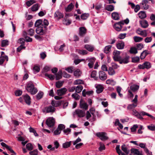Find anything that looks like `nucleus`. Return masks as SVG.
Wrapping results in <instances>:
<instances>
[{
	"mask_svg": "<svg viewBox=\"0 0 155 155\" xmlns=\"http://www.w3.org/2000/svg\"><path fill=\"white\" fill-rule=\"evenodd\" d=\"M43 20L42 19H39L37 20L35 23V26L37 27L36 29V32L37 34L40 35H43L45 34V31L43 27L42 24Z\"/></svg>",
	"mask_w": 155,
	"mask_h": 155,
	"instance_id": "nucleus-1",
	"label": "nucleus"
},
{
	"mask_svg": "<svg viewBox=\"0 0 155 155\" xmlns=\"http://www.w3.org/2000/svg\"><path fill=\"white\" fill-rule=\"evenodd\" d=\"M25 88L27 91L30 93L32 95L35 94L38 92L37 88L35 87L33 83L31 81L27 83Z\"/></svg>",
	"mask_w": 155,
	"mask_h": 155,
	"instance_id": "nucleus-2",
	"label": "nucleus"
},
{
	"mask_svg": "<svg viewBox=\"0 0 155 155\" xmlns=\"http://www.w3.org/2000/svg\"><path fill=\"white\" fill-rule=\"evenodd\" d=\"M107 134L104 132H98L96 134L97 136L102 140H105L108 139V137L107 136Z\"/></svg>",
	"mask_w": 155,
	"mask_h": 155,
	"instance_id": "nucleus-3",
	"label": "nucleus"
},
{
	"mask_svg": "<svg viewBox=\"0 0 155 155\" xmlns=\"http://www.w3.org/2000/svg\"><path fill=\"white\" fill-rule=\"evenodd\" d=\"M129 56L128 55L126 54L124 57H120V59H118V61L120 64H127L129 62Z\"/></svg>",
	"mask_w": 155,
	"mask_h": 155,
	"instance_id": "nucleus-4",
	"label": "nucleus"
},
{
	"mask_svg": "<svg viewBox=\"0 0 155 155\" xmlns=\"http://www.w3.org/2000/svg\"><path fill=\"white\" fill-rule=\"evenodd\" d=\"M54 119L53 117H50L46 120V124L49 127H51L54 125Z\"/></svg>",
	"mask_w": 155,
	"mask_h": 155,
	"instance_id": "nucleus-5",
	"label": "nucleus"
},
{
	"mask_svg": "<svg viewBox=\"0 0 155 155\" xmlns=\"http://www.w3.org/2000/svg\"><path fill=\"white\" fill-rule=\"evenodd\" d=\"M120 52L117 50H114L113 53V59L114 61H118V59H120Z\"/></svg>",
	"mask_w": 155,
	"mask_h": 155,
	"instance_id": "nucleus-6",
	"label": "nucleus"
},
{
	"mask_svg": "<svg viewBox=\"0 0 155 155\" xmlns=\"http://www.w3.org/2000/svg\"><path fill=\"white\" fill-rule=\"evenodd\" d=\"M148 3V0H143L140 3L141 8L143 9L147 10L149 8V5L147 4Z\"/></svg>",
	"mask_w": 155,
	"mask_h": 155,
	"instance_id": "nucleus-7",
	"label": "nucleus"
},
{
	"mask_svg": "<svg viewBox=\"0 0 155 155\" xmlns=\"http://www.w3.org/2000/svg\"><path fill=\"white\" fill-rule=\"evenodd\" d=\"M75 113L78 117H83L85 115V111L79 109L76 110Z\"/></svg>",
	"mask_w": 155,
	"mask_h": 155,
	"instance_id": "nucleus-8",
	"label": "nucleus"
},
{
	"mask_svg": "<svg viewBox=\"0 0 155 155\" xmlns=\"http://www.w3.org/2000/svg\"><path fill=\"white\" fill-rule=\"evenodd\" d=\"M1 145L2 147H5L7 149L9 150L11 153H12L11 155H16V153L11 148V147L7 145L6 143L4 142H2Z\"/></svg>",
	"mask_w": 155,
	"mask_h": 155,
	"instance_id": "nucleus-9",
	"label": "nucleus"
},
{
	"mask_svg": "<svg viewBox=\"0 0 155 155\" xmlns=\"http://www.w3.org/2000/svg\"><path fill=\"white\" fill-rule=\"evenodd\" d=\"M67 89L64 87L57 90V94L59 96H61L65 94L67 91Z\"/></svg>",
	"mask_w": 155,
	"mask_h": 155,
	"instance_id": "nucleus-10",
	"label": "nucleus"
},
{
	"mask_svg": "<svg viewBox=\"0 0 155 155\" xmlns=\"http://www.w3.org/2000/svg\"><path fill=\"white\" fill-rule=\"evenodd\" d=\"M23 99L26 103L29 105L31 103V99L30 96L27 94L23 95Z\"/></svg>",
	"mask_w": 155,
	"mask_h": 155,
	"instance_id": "nucleus-11",
	"label": "nucleus"
},
{
	"mask_svg": "<svg viewBox=\"0 0 155 155\" xmlns=\"http://www.w3.org/2000/svg\"><path fill=\"white\" fill-rule=\"evenodd\" d=\"M99 77L100 79L102 81H104L107 78V75L105 72L103 71L99 72Z\"/></svg>",
	"mask_w": 155,
	"mask_h": 155,
	"instance_id": "nucleus-12",
	"label": "nucleus"
},
{
	"mask_svg": "<svg viewBox=\"0 0 155 155\" xmlns=\"http://www.w3.org/2000/svg\"><path fill=\"white\" fill-rule=\"evenodd\" d=\"M151 54V52L148 51L147 50H145L141 53L140 58L141 60L143 59L147 55Z\"/></svg>",
	"mask_w": 155,
	"mask_h": 155,
	"instance_id": "nucleus-13",
	"label": "nucleus"
},
{
	"mask_svg": "<svg viewBox=\"0 0 155 155\" xmlns=\"http://www.w3.org/2000/svg\"><path fill=\"white\" fill-rule=\"evenodd\" d=\"M45 110H46L47 113L50 112L53 113L55 111V108L53 106L50 105L48 107H46L45 108Z\"/></svg>",
	"mask_w": 155,
	"mask_h": 155,
	"instance_id": "nucleus-14",
	"label": "nucleus"
},
{
	"mask_svg": "<svg viewBox=\"0 0 155 155\" xmlns=\"http://www.w3.org/2000/svg\"><path fill=\"white\" fill-rule=\"evenodd\" d=\"M61 101H55L52 100L51 102V104L54 107H57L60 106L62 103Z\"/></svg>",
	"mask_w": 155,
	"mask_h": 155,
	"instance_id": "nucleus-15",
	"label": "nucleus"
},
{
	"mask_svg": "<svg viewBox=\"0 0 155 155\" xmlns=\"http://www.w3.org/2000/svg\"><path fill=\"white\" fill-rule=\"evenodd\" d=\"M87 29L85 27H82L79 28V35L80 36H84L86 33Z\"/></svg>",
	"mask_w": 155,
	"mask_h": 155,
	"instance_id": "nucleus-16",
	"label": "nucleus"
},
{
	"mask_svg": "<svg viewBox=\"0 0 155 155\" xmlns=\"http://www.w3.org/2000/svg\"><path fill=\"white\" fill-rule=\"evenodd\" d=\"M95 60L96 59L94 57H93L89 59L88 61L89 63H88V65L90 68H91L93 67Z\"/></svg>",
	"mask_w": 155,
	"mask_h": 155,
	"instance_id": "nucleus-17",
	"label": "nucleus"
},
{
	"mask_svg": "<svg viewBox=\"0 0 155 155\" xmlns=\"http://www.w3.org/2000/svg\"><path fill=\"white\" fill-rule=\"evenodd\" d=\"M125 46L124 42L122 41H120L116 44V47L118 49H123Z\"/></svg>",
	"mask_w": 155,
	"mask_h": 155,
	"instance_id": "nucleus-18",
	"label": "nucleus"
},
{
	"mask_svg": "<svg viewBox=\"0 0 155 155\" xmlns=\"http://www.w3.org/2000/svg\"><path fill=\"white\" fill-rule=\"evenodd\" d=\"M82 100H81L80 101V103L79 104L80 107L81 108L84 109L85 110H87L88 109V105L87 103L84 102L82 103L81 102Z\"/></svg>",
	"mask_w": 155,
	"mask_h": 155,
	"instance_id": "nucleus-19",
	"label": "nucleus"
},
{
	"mask_svg": "<svg viewBox=\"0 0 155 155\" xmlns=\"http://www.w3.org/2000/svg\"><path fill=\"white\" fill-rule=\"evenodd\" d=\"M139 23L141 27L143 28H146L148 27L149 25L148 22L146 20L143 21H140Z\"/></svg>",
	"mask_w": 155,
	"mask_h": 155,
	"instance_id": "nucleus-20",
	"label": "nucleus"
},
{
	"mask_svg": "<svg viewBox=\"0 0 155 155\" xmlns=\"http://www.w3.org/2000/svg\"><path fill=\"white\" fill-rule=\"evenodd\" d=\"M5 59L7 61H8V58L7 55H5L4 56H0V65L3 64Z\"/></svg>",
	"mask_w": 155,
	"mask_h": 155,
	"instance_id": "nucleus-21",
	"label": "nucleus"
},
{
	"mask_svg": "<svg viewBox=\"0 0 155 155\" xmlns=\"http://www.w3.org/2000/svg\"><path fill=\"white\" fill-rule=\"evenodd\" d=\"M63 14L58 11H56L54 14V17L57 18L58 19L63 18Z\"/></svg>",
	"mask_w": 155,
	"mask_h": 155,
	"instance_id": "nucleus-22",
	"label": "nucleus"
},
{
	"mask_svg": "<svg viewBox=\"0 0 155 155\" xmlns=\"http://www.w3.org/2000/svg\"><path fill=\"white\" fill-rule=\"evenodd\" d=\"M96 92L97 94L101 93L103 91L104 87L101 84L97 85L96 87Z\"/></svg>",
	"mask_w": 155,
	"mask_h": 155,
	"instance_id": "nucleus-23",
	"label": "nucleus"
},
{
	"mask_svg": "<svg viewBox=\"0 0 155 155\" xmlns=\"http://www.w3.org/2000/svg\"><path fill=\"white\" fill-rule=\"evenodd\" d=\"M112 18L115 20H118L119 19L120 17L119 14L116 12H113L111 14Z\"/></svg>",
	"mask_w": 155,
	"mask_h": 155,
	"instance_id": "nucleus-24",
	"label": "nucleus"
},
{
	"mask_svg": "<svg viewBox=\"0 0 155 155\" xmlns=\"http://www.w3.org/2000/svg\"><path fill=\"white\" fill-rule=\"evenodd\" d=\"M84 48L90 52H92L94 49L93 46L88 44L85 45Z\"/></svg>",
	"mask_w": 155,
	"mask_h": 155,
	"instance_id": "nucleus-25",
	"label": "nucleus"
},
{
	"mask_svg": "<svg viewBox=\"0 0 155 155\" xmlns=\"http://www.w3.org/2000/svg\"><path fill=\"white\" fill-rule=\"evenodd\" d=\"M74 7V5L72 3H70L68 6L65 8V10L66 12H70L73 9Z\"/></svg>",
	"mask_w": 155,
	"mask_h": 155,
	"instance_id": "nucleus-26",
	"label": "nucleus"
},
{
	"mask_svg": "<svg viewBox=\"0 0 155 155\" xmlns=\"http://www.w3.org/2000/svg\"><path fill=\"white\" fill-rule=\"evenodd\" d=\"M139 17L141 19H143L147 17L145 12L144 11H141L138 14Z\"/></svg>",
	"mask_w": 155,
	"mask_h": 155,
	"instance_id": "nucleus-27",
	"label": "nucleus"
},
{
	"mask_svg": "<svg viewBox=\"0 0 155 155\" xmlns=\"http://www.w3.org/2000/svg\"><path fill=\"white\" fill-rule=\"evenodd\" d=\"M114 6L111 5H107L105 8V10L109 12L112 11L114 10Z\"/></svg>",
	"mask_w": 155,
	"mask_h": 155,
	"instance_id": "nucleus-28",
	"label": "nucleus"
},
{
	"mask_svg": "<svg viewBox=\"0 0 155 155\" xmlns=\"http://www.w3.org/2000/svg\"><path fill=\"white\" fill-rule=\"evenodd\" d=\"M121 149L126 154H128L130 152V150H128L126 145L124 144L121 147Z\"/></svg>",
	"mask_w": 155,
	"mask_h": 155,
	"instance_id": "nucleus-29",
	"label": "nucleus"
},
{
	"mask_svg": "<svg viewBox=\"0 0 155 155\" xmlns=\"http://www.w3.org/2000/svg\"><path fill=\"white\" fill-rule=\"evenodd\" d=\"M81 71L79 69H77L74 71V75L76 78H78L81 76Z\"/></svg>",
	"mask_w": 155,
	"mask_h": 155,
	"instance_id": "nucleus-30",
	"label": "nucleus"
},
{
	"mask_svg": "<svg viewBox=\"0 0 155 155\" xmlns=\"http://www.w3.org/2000/svg\"><path fill=\"white\" fill-rule=\"evenodd\" d=\"M116 150L117 153L119 155H127V154H125L124 153L122 152L120 149V145H117L116 147Z\"/></svg>",
	"mask_w": 155,
	"mask_h": 155,
	"instance_id": "nucleus-31",
	"label": "nucleus"
},
{
	"mask_svg": "<svg viewBox=\"0 0 155 155\" xmlns=\"http://www.w3.org/2000/svg\"><path fill=\"white\" fill-rule=\"evenodd\" d=\"M139 88V86L136 84H133L130 87V89L134 92L138 90Z\"/></svg>",
	"mask_w": 155,
	"mask_h": 155,
	"instance_id": "nucleus-32",
	"label": "nucleus"
},
{
	"mask_svg": "<svg viewBox=\"0 0 155 155\" xmlns=\"http://www.w3.org/2000/svg\"><path fill=\"white\" fill-rule=\"evenodd\" d=\"M76 52L79 54L82 55H84L87 54L88 52L84 50H77Z\"/></svg>",
	"mask_w": 155,
	"mask_h": 155,
	"instance_id": "nucleus-33",
	"label": "nucleus"
},
{
	"mask_svg": "<svg viewBox=\"0 0 155 155\" xmlns=\"http://www.w3.org/2000/svg\"><path fill=\"white\" fill-rule=\"evenodd\" d=\"M130 152L131 153L134 155H138L140 153L138 149L133 148L131 149Z\"/></svg>",
	"mask_w": 155,
	"mask_h": 155,
	"instance_id": "nucleus-34",
	"label": "nucleus"
},
{
	"mask_svg": "<svg viewBox=\"0 0 155 155\" xmlns=\"http://www.w3.org/2000/svg\"><path fill=\"white\" fill-rule=\"evenodd\" d=\"M96 74L97 71L95 70L93 71L91 73V77L94 78V80H97L98 79V77H96Z\"/></svg>",
	"mask_w": 155,
	"mask_h": 155,
	"instance_id": "nucleus-35",
	"label": "nucleus"
},
{
	"mask_svg": "<svg viewBox=\"0 0 155 155\" xmlns=\"http://www.w3.org/2000/svg\"><path fill=\"white\" fill-rule=\"evenodd\" d=\"M8 44V41L7 40H3L1 42V46L2 47H6Z\"/></svg>",
	"mask_w": 155,
	"mask_h": 155,
	"instance_id": "nucleus-36",
	"label": "nucleus"
},
{
	"mask_svg": "<svg viewBox=\"0 0 155 155\" xmlns=\"http://www.w3.org/2000/svg\"><path fill=\"white\" fill-rule=\"evenodd\" d=\"M39 4L37 3L33 5L31 7V10L32 11L35 12L37 11L39 8Z\"/></svg>",
	"mask_w": 155,
	"mask_h": 155,
	"instance_id": "nucleus-37",
	"label": "nucleus"
},
{
	"mask_svg": "<svg viewBox=\"0 0 155 155\" xmlns=\"http://www.w3.org/2000/svg\"><path fill=\"white\" fill-rule=\"evenodd\" d=\"M83 89V87L81 85H78L75 87V92L77 93H80Z\"/></svg>",
	"mask_w": 155,
	"mask_h": 155,
	"instance_id": "nucleus-38",
	"label": "nucleus"
},
{
	"mask_svg": "<svg viewBox=\"0 0 155 155\" xmlns=\"http://www.w3.org/2000/svg\"><path fill=\"white\" fill-rule=\"evenodd\" d=\"M107 71L108 74L110 75H113L115 73V71L114 70V69L111 67H110Z\"/></svg>",
	"mask_w": 155,
	"mask_h": 155,
	"instance_id": "nucleus-39",
	"label": "nucleus"
},
{
	"mask_svg": "<svg viewBox=\"0 0 155 155\" xmlns=\"http://www.w3.org/2000/svg\"><path fill=\"white\" fill-rule=\"evenodd\" d=\"M114 27L115 29L117 31H120L122 28V25H120L117 23L114 24Z\"/></svg>",
	"mask_w": 155,
	"mask_h": 155,
	"instance_id": "nucleus-40",
	"label": "nucleus"
},
{
	"mask_svg": "<svg viewBox=\"0 0 155 155\" xmlns=\"http://www.w3.org/2000/svg\"><path fill=\"white\" fill-rule=\"evenodd\" d=\"M43 94L44 93L43 92H39L36 95L37 99V100H39L41 99L43 97Z\"/></svg>",
	"mask_w": 155,
	"mask_h": 155,
	"instance_id": "nucleus-41",
	"label": "nucleus"
},
{
	"mask_svg": "<svg viewBox=\"0 0 155 155\" xmlns=\"http://www.w3.org/2000/svg\"><path fill=\"white\" fill-rule=\"evenodd\" d=\"M64 83L63 81H58L55 83V86L57 88H59L62 86Z\"/></svg>",
	"mask_w": 155,
	"mask_h": 155,
	"instance_id": "nucleus-42",
	"label": "nucleus"
},
{
	"mask_svg": "<svg viewBox=\"0 0 155 155\" xmlns=\"http://www.w3.org/2000/svg\"><path fill=\"white\" fill-rule=\"evenodd\" d=\"M140 114L142 116H144V115H147L148 116L150 117L151 118L154 119H155V118L153 117V116L149 114L148 113H146L144 111H142L140 113Z\"/></svg>",
	"mask_w": 155,
	"mask_h": 155,
	"instance_id": "nucleus-43",
	"label": "nucleus"
},
{
	"mask_svg": "<svg viewBox=\"0 0 155 155\" xmlns=\"http://www.w3.org/2000/svg\"><path fill=\"white\" fill-rule=\"evenodd\" d=\"M143 65H144L145 68L147 69H149L151 67L150 63L148 61H145L143 63Z\"/></svg>",
	"mask_w": 155,
	"mask_h": 155,
	"instance_id": "nucleus-44",
	"label": "nucleus"
},
{
	"mask_svg": "<svg viewBox=\"0 0 155 155\" xmlns=\"http://www.w3.org/2000/svg\"><path fill=\"white\" fill-rule=\"evenodd\" d=\"M84 84V81L80 79L76 80L74 82V85Z\"/></svg>",
	"mask_w": 155,
	"mask_h": 155,
	"instance_id": "nucleus-45",
	"label": "nucleus"
},
{
	"mask_svg": "<svg viewBox=\"0 0 155 155\" xmlns=\"http://www.w3.org/2000/svg\"><path fill=\"white\" fill-rule=\"evenodd\" d=\"M89 14L88 13H84L82 14L81 16V19L83 20L86 19L89 17Z\"/></svg>",
	"mask_w": 155,
	"mask_h": 155,
	"instance_id": "nucleus-46",
	"label": "nucleus"
},
{
	"mask_svg": "<svg viewBox=\"0 0 155 155\" xmlns=\"http://www.w3.org/2000/svg\"><path fill=\"white\" fill-rule=\"evenodd\" d=\"M140 58L139 57L136 56L132 58V62L134 63H137L139 62Z\"/></svg>",
	"mask_w": 155,
	"mask_h": 155,
	"instance_id": "nucleus-47",
	"label": "nucleus"
},
{
	"mask_svg": "<svg viewBox=\"0 0 155 155\" xmlns=\"http://www.w3.org/2000/svg\"><path fill=\"white\" fill-rule=\"evenodd\" d=\"M43 23L45 26L43 25V27L45 31L47 30V26L48 25L49 23L47 20L45 19L43 21Z\"/></svg>",
	"mask_w": 155,
	"mask_h": 155,
	"instance_id": "nucleus-48",
	"label": "nucleus"
},
{
	"mask_svg": "<svg viewBox=\"0 0 155 155\" xmlns=\"http://www.w3.org/2000/svg\"><path fill=\"white\" fill-rule=\"evenodd\" d=\"M71 143V141L66 142L63 144V147L64 148H68L70 146Z\"/></svg>",
	"mask_w": 155,
	"mask_h": 155,
	"instance_id": "nucleus-49",
	"label": "nucleus"
},
{
	"mask_svg": "<svg viewBox=\"0 0 155 155\" xmlns=\"http://www.w3.org/2000/svg\"><path fill=\"white\" fill-rule=\"evenodd\" d=\"M45 77H48L51 81H53L54 79L55 76L53 75L45 73Z\"/></svg>",
	"mask_w": 155,
	"mask_h": 155,
	"instance_id": "nucleus-50",
	"label": "nucleus"
},
{
	"mask_svg": "<svg viewBox=\"0 0 155 155\" xmlns=\"http://www.w3.org/2000/svg\"><path fill=\"white\" fill-rule=\"evenodd\" d=\"M99 145L100 147L98 148V150L99 151L101 152L103 150H104L105 149V147L104 144L101 143H100Z\"/></svg>",
	"mask_w": 155,
	"mask_h": 155,
	"instance_id": "nucleus-51",
	"label": "nucleus"
},
{
	"mask_svg": "<svg viewBox=\"0 0 155 155\" xmlns=\"http://www.w3.org/2000/svg\"><path fill=\"white\" fill-rule=\"evenodd\" d=\"M26 148L29 151L32 150L34 148L33 145L30 143H27L26 145Z\"/></svg>",
	"mask_w": 155,
	"mask_h": 155,
	"instance_id": "nucleus-52",
	"label": "nucleus"
},
{
	"mask_svg": "<svg viewBox=\"0 0 155 155\" xmlns=\"http://www.w3.org/2000/svg\"><path fill=\"white\" fill-rule=\"evenodd\" d=\"M112 46L109 45L106 46L104 50V52L106 53H108L110 51V50L111 49Z\"/></svg>",
	"mask_w": 155,
	"mask_h": 155,
	"instance_id": "nucleus-53",
	"label": "nucleus"
},
{
	"mask_svg": "<svg viewBox=\"0 0 155 155\" xmlns=\"http://www.w3.org/2000/svg\"><path fill=\"white\" fill-rule=\"evenodd\" d=\"M35 2H36L34 0H30V1H27L26 2V4L27 6L30 7Z\"/></svg>",
	"mask_w": 155,
	"mask_h": 155,
	"instance_id": "nucleus-54",
	"label": "nucleus"
},
{
	"mask_svg": "<svg viewBox=\"0 0 155 155\" xmlns=\"http://www.w3.org/2000/svg\"><path fill=\"white\" fill-rule=\"evenodd\" d=\"M65 126L62 124H59L57 127V128L61 132L62 130H64L65 129Z\"/></svg>",
	"mask_w": 155,
	"mask_h": 155,
	"instance_id": "nucleus-55",
	"label": "nucleus"
},
{
	"mask_svg": "<svg viewBox=\"0 0 155 155\" xmlns=\"http://www.w3.org/2000/svg\"><path fill=\"white\" fill-rule=\"evenodd\" d=\"M130 53L131 54H136L137 53V49L135 47H132L130 49Z\"/></svg>",
	"mask_w": 155,
	"mask_h": 155,
	"instance_id": "nucleus-56",
	"label": "nucleus"
},
{
	"mask_svg": "<svg viewBox=\"0 0 155 155\" xmlns=\"http://www.w3.org/2000/svg\"><path fill=\"white\" fill-rule=\"evenodd\" d=\"M137 106V104L135 103H133L131 104L128 105L127 107V109L128 110H131Z\"/></svg>",
	"mask_w": 155,
	"mask_h": 155,
	"instance_id": "nucleus-57",
	"label": "nucleus"
},
{
	"mask_svg": "<svg viewBox=\"0 0 155 155\" xmlns=\"http://www.w3.org/2000/svg\"><path fill=\"white\" fill-rule=\"evenodd\" d=\"M134 38L135 42H140L143 39L142 38L137 36L134 37Z\"/></svg>",
	"mask_w": 155,
	"mask_h": 155,
	"instance_id": "nucleus-58",
	"label": "nucleus"
},
{
	"mask_svg": "<svg viewBox=\"0 0 155 155\" xmlns=\"http://www.w3.org/2000/svg\"><path fill=\"white\" fill-rule=\"evenodd\" d=\"M148 129L151 131H154L155 130V125L153 124H151L147 126Z\"/></svg>",
	"mask_w": 155,
	"mask_h": 155,
	"instance_id": "nucleus-59",
	"label": "nucleus"
},
{
	"mask_svg": "<svg viewBox=\"0 0 155 155\" xmlns=\"http://www.w3.org/2000/svg\"><path fill=\"white\" fill-rule=\"evenodd\" d=\"M50 67L48 66H45L42 72L43 73H44L45 72H48V71H50Z\"/></svg>",
	"mask_w": 155,
	"mask_h": 155,
	"instance_id": "nucleus-60",
	"label": "nucleus"
},
{
	"mask_svg": "<svg viewBox=\"0 0 155 155\" xmlns=\"http://www.w3.org/2000/svg\"><path fill=\"white\" fill-rule=\"evenodd\" d=\"M73 67L72 66L69 67L65 68V70L70 73H72L73 72Z\"/></svg>",
	"mask_w": 155,
	"mask_h": 155,
	"instance_id": "nucleus-61",
	"label": "nucleus"
},
{
	"mask_svg": "<svg viewBox=\"0 0 155 155\" xmlns=\"http://www.w3.org/2000/svg\"><path fill=\"white\" fill-rule=\"evenodd\" d=\"M35 38L39 41H41L43 40V36H40L38 35H35Z\"/></svg>",
	"mask_w": 155,
	"mask_h": 155,
	"instance_id": "nucleus-62",
	"label": "nucleus"
},
{
	"mask_svg": "<svg viewBox=\"0 0 155 155\" xmlns=\"http://www.w3.org/2000/svg\"><path fill=\"white\" fill-rule=\"evenodd\" d=\"M38 152L37 149H35L32 151H30L29 153L31 155H38Z\"/></svg>",
	"mask_w": 155,
	"mask_h": 155,
	"instance_id": "nucleus-63",
	"label": "nucleus"
},
{
	"mask_svg": "<svg viewBox=\"0 0 155 155\" xmlns=\"http://www.w3.org/2000/svg\"><path fill=\"white\" fill-rule=\"evenodd\" d=\"M15 93V94L16 96H19L22 94V92L20 90H18L16 91Z\"/></svg>",
	"mask_w": 155,
	"mask_h": 155,
	"instance_id": "nucleus-64",
	"label": "nucleus"
}]
</instances>
